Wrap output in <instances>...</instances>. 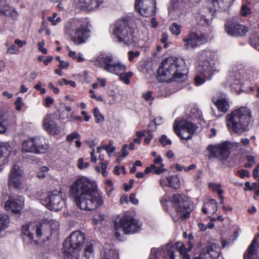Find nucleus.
<instances>
[{"label":"nucleus","instance_id":"obj_1","mask_svg":"<svg viewBox=\"0 0 259 259\" xmlns=\"http://www.w3.org/2000/svg\"><path fill=\"white\" fill-rule=\"evenodd\" d=\"M69 192L76 206L82 210H94L103 203L102 194L92 179H76L70 185Z\"/></svg>","mask_w":259,"mask_h":259},{"label":"nucleus","instance_id":"obj_2","mask_svg":"<svg viewBox=\"0 0 259 259\" xmlns=\"http://www.w3.org/2000/svg\"><path fill=\"white\" fill-rule=\"evenodd\" d=\"M160 81L181 82L186 79L184 61L174 57L164 60L157 71Z\"/></svg>","mask_w":259,"mask_h":259},{"label":"nucleus","instance_id":"obj_3","mask_svg":"<svg viewBox=\"0 0 259 259\" xmlns=\"http://www.w3.org/2000/svg\"><path fill=\"white\" fill-rule=\"evenodd\" d=\"M85 237L80 231L73 232L66 239L63 244V252L66 255V259H93V243L90 242L87 245L83 253L81 256H78L80 245L84 241Z\"/></svg>","mask_w":259,"mask_h":259},{"label":"nucleus","instance_id":"obj_4","mask_svg":"<svg viewBox=\"0 0 259 259\" xmlns=\"http://www.w3.org/2000/svg\"><path fill=\"white\" fill-rule=\"evenodd\" d=\"M253 122L250 110L241 107L228 115V128L230 133L241 135L249 131Z\"/></svg>","mask_w":259,"mask_h":259},{"label":"nucleus","instance_id":"obj_5","mask_svg":"<svg viewBox=\"0 0 259 259\" xmlns=\"http://www.w3.org/2000/svg\"><path fill=\"white\" fill-rule=\"evenodd\" d=\"M214 53L209 50H203L199 55L196 71L200 76L197 75L194 78L197 85L203 84L205 78H211L215 69L214 64L211 62L214 57Z\"/></svg>","mask_w":259,"mask_h":259},{"label":"nucleus","instance_id":"obj_6","mask_svg":"<svg viewBox=\"0 0 259 259\" xmlns=\"http://www.w3.org/2000/svg\"><path fill=\"white\" fill-rule=\"evenodd\" d=\"M140 227L138 221L132 216H118L114 222L115 236L117 239H119L120 232H123L124 234L134 233L138 231Z\"/></svg>","mask_w":259,"mask_h":259},{"label":"nucleus","instance_id":"obj_7","mask_svg":"<svg viewBox=\"0 0 259 259\" xmlns=\"http://www.w3.org/2000/svg\"><path fill=\"white\" fill-rule=\"evenodd\" d=\"M96 65L115 75H119L126 70V66L120 62L115 60L111 55H103L96 59Z\"/></svg>","mask_w":259,"mask_h":259},{"label":"nucleus","instance_id":"obj_8","mask_svg":"<svg viewBox=\"0 0 259 259\" xmlns=\"http://www.w3.org/2000/svg\"><path fill=\"white\" fill-rule=\"evenodd\" d=\"M49 230L50 226L45 224L37 225L35 223H30L23 225L22 227L23 239L24 241H27V243L30 244H36L37 243V240L34 239V233H35L36 237L39 238L42 235L47 236Z\"/></svg>","mask_w":259,"mask_h":259},{"label":"nucleus","instance_id":"obj_9","mask_svg":"<svg viewBox=\"0 0 259 259\" xmlns=\"http://www.w3.org/2000/svg\"><path fill=\"white\" fill-rule=\"evenodd\" d=\"M175 245L176 246L171 247L168 246L162 247L160 249L152 248L151 249L149 259H157V255H160L165 250L167 251V254L170 259H190L189 255L187 253L185 246L183 244L179 247L177 244Z\"/></svg>","mask_w":259,"mask_h":259},{"label":"nucleus","instance_id":"obj_10","mask_svg":"<svg viewBox=\"0 0 259 259\" xmlns=\"http://www.w3.org/2000/svg\"><path fill=\"white\" fill-rule=\"evenodd\" d=\"M113 33L119 41L130 45L134 41L133 31L127 19L119 20L115 24Z\"/></svg>","mask_w":259,"mask_h":259},{"label":"nucleus","instance_id":"obj_11","mask_svg":"<svg viewBox=\"0 0 259 259\" xmlns=\"http://www.w3.org/2000/svg\"><path fill=\"white\" fill-rule=\"evenodd\" d=\"M39 200L40 203L48 209L55 211L60 210L64 204L58 191L43 193L40 195Z\"/></svg>","mask_w":259,"mask_h":259},{"label":"nucleus","instance_id":"obj_12","mask_svg":"<svg viewBox=\"0 0 259 259\" xmlns=\"http://www.w3.org/2000/svg\"><path fill=\"white\" fill-rule=\"evenodd\" d=\"M197 127L195 124L186 120H181L178 122L176 120L174 123V132L181 139L185 140L192 138Z\"/></svg>","mask_w":259,"mask_h":259},{"label":"nucleus","instance_id":"obj_13","mask_svg":"<svg viewBox=\"0 0 259 259\" xmlns=\"http://www.w3.org/2000/svg\"><path fill=\"white\" fill-rule=\"evenodd\" d=\"M177 212L181 213V217L186 219L190 217L189 202L188 198L182 194H175L171 200Z\"/></svg>","mask_w":259,"mask_h":259},{"label":"nucleus","instance_id":"obj_14","mask_svg":"<svg viewBox=\"0 0 259 259\" xmlns=\"http://www.w3.org/2000/svg\"><path fill=\"white\" fill-rule=\"evenodd\" d=\"M208 37L203 33L190 31L185 36L182 41L185 50L193 49L207 41Z\"/></svg>","mask_w":259,"mask_h":259},{"label":"nucleus","instance_id":"obj_15","mask_svg":"<svg viewBox=\"0 0 259 259\" xmlns=\"http://www.w3.org/2000/svg\"><path fill=\"white\" fill-rule=\"evenodd\" d=\"M209 158H215L223 163L227 159V141L216 145H209L207 147Z\"/></svg>","mask_w":259,"mask_h":259},{"label":"nucleus","instance_id":"obj_16","mask_svg":"<svg viewBox=\"0 0 259 259\" xmlns=\"http://www.w3.org/2000/svg\"><path fill=\"white\" fill-rule=\"evenodd\" d=\"M220 248L214 243H208L202 249L198 257L194 259H215L220 255Z\"/></svg>","mask_w":259,"mask_h":259},{"label":"nucleus","instance_id":"obj_17","mask_svg":"<svg viewBox=\"0 0 259 259\" xmlns=\"http://www.w3.org/2000/svg\"><path fill=\"white\" fill-rule=\"evenodd\" d=\"M249 31V28L238 21L228 23V34L234 37H243Z\"/></svg>","mask_w":259,"mask_h":259},{"label":"nucleus","instance_id":"obj_18","mask_svg":"<svg viewBox=\"0 0 259 259\" xmlns=\"http://www.w3.org/2000/svg\"><path fill=\"white\" fill-rule=\"evenodd\" d=\"M24 203V198L21 196L11 197L6 201L5 207L7 211H10L14 214H20Z\"/></svg>","mask_w":259,"mask_h":259},{"label":"nucleus","instance_id":"obj_19","mask_svg":"<svg viewBox=\"0 0 259 259\" xmlns=\"http://www.w3.org/2000/svg\"><path fill=\"white\" fill-rule=\"evenodd\" d=\"M155 1V0H152ZM155 3V2H154ZM151 0H136L135 9L142 16L147 17L153 14V9L149 5Z\"/></svg>","mask_w":259,"mask_h":259},{"label":"nucleus","instance_id":"obj_20","mask_svg":"<svg viewBox=\"0 0 259 259\" xmlns=\"http://www.w3.org/2000/svg\"><path fill=\"white\" fill-rule=\"evenodd\" d=\"M89 31L85 26H83L81 23H79V26L74 30L71 40L75 45L83 44L89 37Z\"/></svg>","mask_w":259,"mask_h":259},{"label":"nucleus","instance_id":"obj_21","mask_svg":"<svg viewBox=\"0 0 259 259\" xmlns=\"http://www.w3.org/2000/svg\"><path fill=\"white\" fill-rule=\"evenodd\" d=\"M259 239V234L257 233L254 236L251 244L248 247L247 250L243 255L244 259H256L258 256V251L257 247H259L258 240Z\"/></svg>","mask_w":259,"mask_h":259},{"label":"nucleus","instance_id":"obj_22","mask_svg":"<svg viewBox=\"0 0 259 259\" xmlns=\"http://www.w3.org/2000/svg\"><path fill=\"white\" fill-rule=\"evenodd\" d=\"M42 126L48 133L56 135L60 132L59 127L54 122L52 115L47 114L44 119Z\"/></svg>","mask_w":259,"mask_h":259},{"label":"nucleus","instance_id":"obj_23","mask_svg":"<svg viewBox=\"0 0 259 259\" xmlns=\"http://www.w3.org/2000/svg\"><path fill=\"white\" fill-rule=\"evenodd\" d=\"M162 159L160 156H158L154 160V164H151L150 166L145 169V172H152L159 175L166 171L164 168V164L162 163Z\"/></svg>","mask_w":259,"mask_h":259},{"label":"nucleus","instance_id":"obj_24","mask_svg":"<svg viewBox=\"0 0 259 259\" xmlns=\"http://www.w3.org/2000/svg\"><path fill=\"white\" fill-rule=\"evenodd\" d=\"M183 11V5L181 1L171 0L168 8V14L170 17L174 19L179 17L182 14Z\"/></svg>","mask_w":259,"mask_h":259},{"label":"nucleus","instance_id":"obj_25","mask_svg":"<svg viewBox=\"0 0 259 259\" xmlns=\"http://www.w3.org/2000/svg\"><path fill=\"white\" fill-rule=\"evenodd\" d=\"M11 149L8 144L0 142V171L2 170L3 165L8 162L7 153Z\"/></svg>","mask_w":259,"mask_h":259},{"label":"nucleus","instance_id":"obj_26","mask_svg":"<svg viewBox=\"0 0 259 259\" xmlns=\"http://www.w3.org/2000/svg\"><path fill=\"white\" fill-rule=\"evenodd\" d=\"M103 0H80L77 4L81 9H93L99 7Z\"/></svg>","mask_w":259,"mask_h":259},{"label":"nucleus","instance_id":"obj_27","mask_svg":"<svg viewBox=\"0 0 259 259\" xmlns=\"http://www.w3.org/2000/svg\"><path fill=\"white\" fill-rule=\"evenodd\" d=\"M217 209L216 201L215 200L211 199L204 203L202 210L204 214H212L217 211Z\"/></svg>","mask_w":259,"mask_h":259},{"label":"nucleus","instance_id":"obj_28","mask_svg":"<svg viewBox=\"0 0 259 259\" xmlns=\"http://www.w3.org/2000/svg\"><path fill=\"white\" fill-rule=\"evenodd\" d=\"M239 228L237 225H233L230 227L229 230L228 231V245L232 243L234 241L236 240L238 236Z\"/></svg>","mask_w":259,"mask_h":259},{"label":"nucleus","instance_id":"obj_29","mask_svg":"<svg viewBox=\"0 0 259 259\" xmlns=\"http://www.w3.org/2000/svg\"><path fill=\"white\" fill-rule=\"evenodd\" d=\"M38 141L34 142V138H31L30 140L24 141L22 144V151L25 152H31L36 151V149L34 148V145L38 143Z\"/></svg>","mask_w":259,"mask_h":259},{"label":"nucleus","instance_id":"obj_30","mask_svg":"<svg viewBox=\"0 0 259 259\" xmlns=\"http://www.w3.org/2000/svg\"><path fill=\"white\" fill-rule=\"evenodd\" d=\"M24 176L23 170L18 164H14L10 169L9 178H19Z\"/></svg>","mask_w":259,"mask_h":259},{"label":"nucleus","instance_id":"obj_31","mask_svg":"<svg viewBox=\"0 0 259 259\" xmlns=\"http://www.w3.org/2000/svg\"><path fill=\"white\" fill-rule=\"evenodd\" d=\"M160 183L162 187H168L174 189H178L180 186L179 179H161Z\"/></svg>","mask_w":259,"mask_h":259},{"label":"nucleus","instance_id":"obj_32","mask_svg":"<svg viewBox=\"0 0 259 259\" xmlns=\"http://www.w3.org/2000/svg\"><path fill=\"white\" fill-rule=\"evenodd\" d=\"M213 103L217 106L218 110L225 113L226 112L227 108V100L224 95V97L222 95L221 96L215 101L213 100Z\"/></svg>","mask_w":259,"mask_h":259},{"label":"nucleus","instance_id":"obj_33","mask_svg":"<svg viewBox=\"0 0 259 259\" xmlns=\"http://www.w3.org/2000/svg\"><path fill=\"white\" fill-rule=\"evenodd\" d=\"M36 141H38V143L33 146L34 148L36 149V151H33V153L35 154L45 153L48 149V146L45 143L42 144L40 138L37 137L34 138V142Z\"/></svg>","mask_w":259,"mask_h":259},{"label":"nucleus","instance_id":"obj_34","mask_svg":"<svg viewBox=\"0 0 259 259\" xmlns=\"http://www.w3.org/2000/svg\"><path fill=\"white\" fill-rule=\"evenodd\" d=\"M0 12L7 16H12L15 12L13 8L6 4L5 2H0Z\"/></svg>","mask_w":259,"mask_h":259},{"label":"nucleus","instance_id":"obj_35","mask_svg":"<svg viewBox=\"0 0 259 259\" xmlns=\"http://www.w3.org/2000/svg\"><path fill=\"white\" fill-rule=\"evenodd\" d=\"M8 185L10 189H21L23 188L24 185L20 179H9Z\"/></svg>","mask_w":259,"mask_h":259},{"label":"nucleus","instance_id":"obj_36","mask_svg":"<svg viewBox=\"0 0 259 259\" xmlns=\"http://www.w3.org/2000/svg\"><path fill=\"white\" fill-rule=\"evenodd\" d=\"M9 223L10 220L8 215L0 213V232L8 227Z\"/></svg>","mask_w":259,"mask_h":259},{"label":"nucleus","instance_id":"obj_37","mask_svg":"<svg viewBox=\"0 0 259 259\" xmlns=\"http://www.w3.org/2000/svg\"><path fill=\"white\" fill-rule=\"evenodd\" d=\"M181 28L180 25L174 22L170 25L169 29L173 35H178L181 33Z\"/></svg>","mask_w":259,"mask_h":259},{"label":"nucleus","instance_id":"obj_38","mask_svg":"<svg viewBox=\"0 0 259 259\" xmlns=\"http://www.w3.org/2000/svg\"><path fill=\"white\" fill-rule=\"evenodd\" d=\"M124 72H121L118 75L120 80L123 81L124 83L128 84L130 83V78L133 75V72L128 71L123 73Z\"/></svg>","mask_w":259,"mask_h":259},{"label":"nucleus","instance_id":"obj_39","mask_svg":"<svg viewBox=\"0 0 259 259\" xmlns=\"http://www.w3.org/2000/svg\"><path fill=\"white\" fill-rule=\"evenodd\" d=\"M250 45L259 51V35L257 34H253L250 38Z\"/></svg>","mask_w":259,"mask_h":259},{"label":"nucleus","instance_id":"obj_40","mask_svg":"<svg viewBox=\"0 0 259 259\" xmlns=\"http://www.w3.org/2000/svg\"><path fill=\"white\" fill-rule=\"evenodd\" d=\"M246 162L244 163V167L246 168H250L253 167L255 164V157L252 155H247L245 157Z\"/></svg>","mask_w":259,"mask_h":259},{"label":"nucleus","instance_id":"obj_41","mask_svg":"<svg viewBox=\"0 0 259 259\" xmlns=\"http://www.w3.org/2000/svg\"><path fill=\"white\" fill-rule=\"evenodd\" d=\"M50 176L49 168L46 166H42L40 171L37 174L38 178H45Z\"/></svg>","mask_w":259,"mask_h":259},{"label":"nucleus","instance_id":"obj_42","mask_svg":"<svg viewBox=\"0 0 259 259\" xmlns=\"http://www.w3.org/2000/svg\"><path fill=\"white\" fill-rule=\"evenodd\" d=\"M209 185L212 191L217 192L218 194H219L220 198L221 199H222L223 196L222 195V194L223 193V191L220 189V185L219 184L211 183H210Z\"/></svg>","mask_w":259,"mask_h":259},{"label":"nucleus","instance_id":"obj_43","mask_svg":"<svg viewBox=\"0 0 259 259\" xmlns=\"http://www.w3.org/2000/svg\"><path fill=\"white\" fill-rule=\"evenodd\" d=\"M251 13V9L246 5H243L241 7L240 14L243 17H247Z\"/></svg>","mask_w":259,"mask_h":259},{"label":"nucleus","instance_id":"obj_44","mask_svg":"<svg viewBox=\"0 0 259 259\" xmlns=\"http://www.w3.org/2000/svg\"><path fill=\"white\" fill-rule=\"evenodd\" d=\"M245 92L254 95L256 98H259V85H255L253 87H249V91Z\"/></svg>","mask_w":259,"mask_h":259},{"label":"nucleus","instance_id":"obj_45","mask_svg":"<svg viewBox=\"0 0 259 259\" xmlns=\"http://www.w3.org/2000/svg\"><path fill=\"white\" fill-rule=\"evenodd\" d=\"M102 149H105L108 153L109 156H110L111 154L114 151L115 148L114 146H113L112 142L110 141L108 145L103 146Z\"/></svg>","mask_w":259,"mask_h":259},{"label":"nucleus","instance_id":"obj_46","mask_svg":"<svg viewBox=\"0 0 259 259\" xmlns=\"http://www.w3.org/2000/svg\"><path fill=\"white\" fill-rule=\"evenodd\" d=\"M93 111L97 123H99L100 121L104 120V117L100 113L99 110L97 108H95Z\"/></svg>","mask_w":259,"mask_h":259},{"label":"nucleus","instance_id":"obj_47","mask_svg":"<svg viewBox=\"0 0 259 259\" xmlns=\"http://www.w3.org/2000/svg\"><path fill=\"white\" fill-rule=\"evenodd\" d=\"M5 121L6 118L4 114L0 111V133L4 132L6 130Z\"/></svg>","mask_w":259,"mask_h":259},{"label":"nucleus","instance_id":"obj_48","mask_svg":"<svg viewBox=\"0 0 259 259\" xmlns=\"http://www.w3.org/2000/svg\"><path fill=\"white\" fill-rule=\"evenodd\" d=\"M107 187L106 188V194L109 196L113 189V183L111 181L108 180L106 181Z\"/></svg>","mask_w":259,"mask_h":259},{"label":"nucleus","instance_id":"obj_49","mask_svg":"<svg viewBox=\"0 0 259 259\" xmlns=\"http://www.w3.org/2000/svg\"><path fill=\"white\" fill-rule=\"evenodd\" d=\"M237 174L240 178H244L245 177L249 178L250 175L249 171L247 170L241 169L237 171Z\"/></svg>","mask_w":259,"mask_h":259},{"label":"nucleus","instance_id":"obj_50","mask_svg":"<svg viewBox=\"0 0 259 259\" xmlns=\"http://www.w3.org/2000/svg\"><path fill=\"white\" fill-rule=\"evenodd\" d=\"M152 94V92L148 91L143 94V97L146 101L151 102L153 99Z\"/></svg>","mask_w":259,"mask_h":259},{"label":"nucleus","instance_id":"obj_51","mask_svg":"<svg viewBox=\"0 0 259 259\" xmlns=\"http://www.w3.org/2000/svg\"><path fill=\"white\" fill-rule=\"evenodd\" d=\"M57 14L54 13L52 17H49L48 20L52 23L53 25H56L57 23L60 21L61 19L59 17L56 18Z\"/></svg>","mask_w":259,"mask_h":259},{"label":"nucleus","instance_id":"obj_52","mask_svg":"<svg viewBox=\"0 0 259 259\" xmlns=\"http://www.w3.org/2000/svg\"><path fill=\"white\" fill-rule=\"evenodd\" d=\"M159 142L163 146H166L168 145H170L171 142L169 139H167L165 135H162L161 138L159 139Z\"/></svg>","mask_w":259,"mask_h":259},{"label":"nucleus","instance_id":"obj_53","mask_svg":"<svg viewBox=\"0 0 259 259\" xmlns=\"http://www.w3.org/2000/svg\"><path fill=\"white\" fill-rule=\"evenodd\" d=\"M80 137V135L79 134L76 132H73L67 136V140L69 142H71L74 139L79 138Z\"/></svg>","mask_w":259,"mask_h":259},{"label":"nucleus","instance_id":"obj_54","mask_svg":"<svg viewBox=\"0 0 259 259\" xmlns=\"http://www.w3.org/2000/svg\"><path fill=\"white\" fill-rule=\"evenodd\" d=\"M168 38V35L166 33H162L161 35V37L160 39L161 42L163 44L164 47L166 48L168 47V45L166 42Z\"/></svg>","mask_w":259,"mask_h":259},{"label":"nucleus","instance_id":"obj_55","mask_svg":"<svg viewBox=\"0 0 259 259\" xmlns=\"http://www.w3.org/2000/svg\"><path fill=\"white\" fill-rule=\"evenodd\" d=\"M19 49L14 45H11L7 50V53L11 54H16Z\"/></svg>","mask_w":259,"mask_h":259},{"label":"nucleus","instance_id":"obj_56","mask_svg":"<svg viewBox=\"0 0 259 259\" xmlns=\"http://www.w3.org/2000/svg\"><path fill=\"white\" fill-rule=\"evenodd\" d=\"M128 59L130 61H132L135 57H138L140 55V52L138 51H136L135 52L133 51H129L128 53Z\"/></svg>","mask_w":259,"mask_h":259},{"label":"nucleus","instance_id":"obj_57","mask_svg":"<svg viewBox=\"0 0 259 259\" xmlns=\"http://www.w3.org/2000/svg\"><path fill=\"white\" fill-rule=\"evenodd\" d=\"M15 104L16 105V110L18 111H20L21 109V107L23 105V103L22 102L21 98H17L16 101L15 102Z\"/></svg>","mask_w":259,"mask_h":259},{"label":"nucleus","instance_id":"obj_58","mask_svg":"<svg viewBox=\"0 0 259 259\" xmlns=\"http://www.w3.org/2000/svg\"><path fill=\"white\" fill-rule=\"evenodd\" d=\"M200 23L202 25L209 26L210 21L205 16H201Z\"/></svg>","mask_w":259,"mask_h":259},{"label":"nucleus","instance_id":"obj_59","mask_svg":"<svg viewBox=\"0 0 259 259\" xmlns=\"http://www.w3.org/2000/svg\"><path fill=\"white\" fill-rule=\"evenodd\" d=\"M44 45H45V41L44 40H42L40 42H38V50L42 54H46L47 53V50L46 48H44Z\"/></svg>","mask_w":259,"mask_h":259},{"label":"nucleus","instance_id":"obj_60","mask_svg":"<svg viewBox=\"0 0 259 259\" xmlns=\"http://www.w3.org/2000/svg\"><path fill=\"white\" fill-rule=\"evenodd\" d=\"M69 65L68 62H65L64 61H60V64L58 66L60 69H65L67 68Z\"/></svg>","mask_w":259,"mask_h":259},{"label":"nucleus","instance_id":"obj_61","mask_svg":"<svg viewBox=\"0 0 259 259\" xmlns=\"http://www.w3.org/2000/svg\"><path fill=\"white\" fill-rule=\"evenodd\" d=\"M252 175L253 178H259V163L253 169Z\"/></svg>","mask_w":259,"mask_h":259},{"label":"nucleus","instance_id":"obj_62","mask_svg":"<svg viewBox=\"0 0 259 259\" xmlns=\"http://www.w3.org/2000/svg\"><path fill=\"white\" fill-rule=\"evenodd\" d=\"M130 201L134 204H137L138 203V200L136 198L134 194H131L129 198Z\"/></svg>","mask_w":259,"mask_h":259},{"label":"nucleus","instance_id":"obj_63","mask_svg":"<svg viewBox=\"0 0 259 259\" xmlns=\"http://www.w3.org/2000/svg\"><path fill=\"white\" fill-rule=\"evenodd\" d=\"M53 99L50 96L46 98V106L49 107L53 103Z\"/></svg>","mask_w":259,"mask_h":259},{"label":"nucleus","instance_id":"obj_64","mask_svg":"<svg viewBox=\"0 0 259 259\" xmlns=\"http://www.w3.org/2000/svg\"><path fill=\"white\" fill-rule=\"evenodd\" d=\"M62 80L64 82V83L66 85H68L69 84L70 85H71V87H75V85H76V83L74 81H72V80H66V79H62Z\"/></svg>","mask_w":259,"mask_h":259}]
</instances>
